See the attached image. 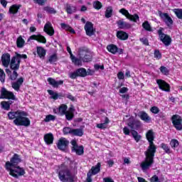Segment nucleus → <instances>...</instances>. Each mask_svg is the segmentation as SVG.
Wrapping results in <instances>:
<instances>
[{"label":"nucleus","instance_id":"f257e3e1","mask_svg":"<svg viewBox=\"0 0 182 182\" xmlns=\"http://www.w3.org/2000/svg\"><path fill=\"white\" fill-rule=\"evenodd\" d=\"M146 139L149 143L147 150L145 151V161L141 164V168L143 171L149 170L151 165L154 164V154L157 150V147L154 144V132L153 130H149L146 134Z\"/></svg>","mask_w":182,"mask_h":182},{"label":"nucleus","instance_id":"f03ea898","mask_svg":"<svg viewBox=\"0 0 182 182\" xmlns=\"http://www.w3.org/2000/svg\"><path fill=\"white\" fill-rule=\"evenodd\" d=\"M7 115L9 120L14 119V123L16 126H24V127L31 126V120L26 117V112L23 111L9 112Z\"/></svg>","mask_w":182,"mask_h":182},{"label":"nucleus","instance_id":"7ed1b4c3","mask_svg":"<svg viewBox=\"0 0 182 182\" xmlns=\"http://www.w3.org/2000/svg\"><path fill=\"white\" fill-rule=\"evenodd\" d=\"M58 178L62 182H75V175L72 173L70 168L61 166L58 171Z\"/></svg>","mask_w":182,"mask_h":182},{"label":"nucleus","instance_id":"20e7f679","mask_svg":"<svg viewBox=\"0 0 182 182\" xmlns=\"http://www.w3.org/2000/svg\"><path fill=\"white\" fill-rule=\"evenodd\" d=\"M28 55L26 54H18L16 53V56L11 58L10 62V69L12 70H18L19 69V66L21 65V59H27Z\"/></svg>","mask_w":182,"mask_h":182},{"label":"nucleus","instance_id":"39448f33","mask_svg":"<svg viewBox=\"0 0 182 182\" xmlns=\"http://www.w3.org/2000/svg\"><path fill=\"white\" fill-rule=\"evenodd\" d=\"M6 170L9 171L10 176H12L14 178H19V177L25 174V169L19 166L10 167L9 168H6Z\"/></svg>","mask_w":182,"mask_h":182},{"label":"nucleus","instance_id":"423d86ee","mask_svg":"<svg viewBox=\"0 0 182 182\" xmlns=\"http://www.w3.org/2000/svg\"><path fill=\"white\" fill-rule=\"evenodd\" d=\"M78 55L82 62H90L92 60V55H90V53H89V50L86 47L79 48Z\"/></svg>","mask_w":182,"mask_h":182},{"label":"nucleus","instance_id":"0eeeda50","mask_svg":"<svg viewBox=\"0 0 182 182\" xmlns=\"http://www.w3.org/2000/svg\"><path fill=\"white\" fill-rule=\"evenodd\" d=\"M21 161H22L21 156L18 154H14L10 161L6 162V168L9 169L10 167H16Z\"/></svg>","mask_w":182,"mask_h":182},{"label":"nucleus","instance_id":"6e6552de","mask_svg":"<svg viewBox=\"0 0 182 182\" xmlns=\"http://www.w3.org/2000/svg\"><path fill=\"white\" fill-rule=\"evenodd\" d=\"M158 15L160 16L161 19L164 22V23H166L168 28H171V26H173V21L168 14L163 13L161 11H159Z\"/></svg>","mask_w":182,"mask_h":182},{"label":"nucleus","instance_id":"1a4fd4ad","mask_svg":"<svg viewBox=\"0 0 182 182\" xmlns=\"http://www.w3.org/2000/svg\"><path fill=\"white\" fill-rule=\"evenodd\" d=\"M70 144L73 146L71 148L73 152L76 153L77 156L83 155V153H85V148L83 146H78L77 142L75 139H73L70 141Z\"/></svg>","mask_w":182,"mask_h":182},{"label":"nucleus","instance_id":"9d476101","mask_svg":"<svg viewBox=\"0 0 182 182\" xmlns=\"http://www.w3.org/2000/svg\"><path fill=\"white\" fill-rule=\"evenodd\" d=\"M0 92V99H11V100H16V97H15V95H14V92L8 91L4 87H1Z\"/></svg>","mask_w":182,"mask_h":182},{"label":"nucleus","instance_id":"9b49d317","mask_svg":"<svg viewBox=\"0 0 182 182\" xmlns=\"http://www.w3.org/2000/svg\"><path fill=\"white\" fill-rule=\"evenodd\" d=\"M158 35L160 38V41L164 44L165 46H168V45L171 43V38L163 33V28H160V29L158 31Z\"/></svg>","mask_w":182,"mask_h":182},{"label":"nucleus","instance_id":"f8f14e48","mask_svg":"<svg viewBox=\"0 0 182 182\" xmlns=\"http://www.w3.org/2000/svg\"><path fill=\"white\" fill-rule=\"evenodd\" d=\"M119 12V14H122V15L126 16L127 19H129V21H132V22H137V21H139V19L140 18L139 17V15L137 14H130V13H129V11L126 10V9H121Z\"/></svg>","mask_w":182,"mask_h":182},{"label":"nucleus","instance_id":"ddd939ff","mask_svg":"<svg viewBox=\"0 0 182 182\" xmlns=\"http://www.w3.org/2000/svg\"><path fill=\"white\" fill-rule=\"evenodd\" d=\"M182 119L178 114L172 116V123L176 130H182Z\"/></svg>","mask_w":182,"mask_h":182},{"label":"nucleus","instance_id":"4468645a","mask_svg":"<svg viewBox=\"0 0 182 182\" xmlns=\"http://www.w3.org/2000/svg\"><path fill=\"white\" fill-rule=\"evenodd\" d=\"M127 124L132 130H139V129L141 127V123L140 121L134 119L133 118L129 119Z\"/></svg>","mask_w":182,"mask_h":182},{"label":"nucleus","instance_id":"2eb2a0df","mask_svg":"<svg viewBox=\"0 0 182 182\" xmlns=\"http://www.w3.org/2000/svg\"><path fill=\"white\" fill-rule=\"evenodd\" d=\"M85 31L87 36H93L95 35V30L93 28V23L87 21L85 25Z\"/></svg>","mask_w":182,"mask_h":182},{"label":"nucleus","instance_id":"dca6fc26","mask_svg":"<svg viewBox=\"0 0 182 182\" xmlns=\"http://www.w3.org/2000/svg\"><path fill=\"white\" fill-rule=\"evenodd\" d=\"M156 83L159 89L164 92H170V85L163 80H157Z\"/></svg>","mask_w":182,"mask_h":182},{"label":"nucleus","instance_id":"f3484780","mask_svg":"<svg viewBox=\"0 0 182 182\" xmlns=\"http://www.w3.org/2000/svg\"><path fill=\"white\" fill-rule=\"evenodd\" d=\"M68 146H69V141L66 138H60L57 144V147L59 150H66Z\"/></svg>","mask_w":182,"mask_h":182},{"label":"nucleus","instance_id":"a211bd4d","mask_svg":"<svg viewBox=\"0 0 182 182\" xmlns=\"http://www.w3.org/2000/svg\"><path fill=\"white\" fill-rule=\"evenodd\" d=\"M44 32L49 35V36H53L55 35V29L52 26V23L50 22H47L43 28Z\"/></svg>","mask_w":182,"mask_h":182},{"label":"nucleus","instance_id":"6ab92c4d","mask_svg":"<svg viewBox=\"0 0 182 182\" xmlns=\"http://www.w3.org/2000/svg\"><path fill=\"white\" fill-rule=\"evenodd\" d=\"M1 63L4 68H8L11 63V55L9 53H4L1 55Z\"/></svg>","mask_w":182,"mask_h":182},{"label":"nucleus","instance_id":"aec40b11","mask_svg":"<svg viewBox=\"0 0 182 182\" xmlns=\"http://www.w3.org/2000/svg\"><path fill=\"white\" fill-rule=\"evenodd\" d=\"M28 41H37V42H40L41 43H46V38L41 34L33 35L29 37Z\"/></svg>","mask_w":182,"mask_h":182},{"label":"nucleus","instance_id":"412c9836","mask_svg":"<svg viewBox=\"0 0 182 182\" xmlns=\"http://www.w3.org/2000/svg\"><path fill=\"white\" fill-rule=\"evenodd\" d=\"M22 83H23V77H21L16 82L11 83V87H13L16 92H19Z\"/></svg>","mask_w":182,"mask_h":182},{"label":"nucleus","instance_id":"4be33fe9","mask_svg":"<svg viewBox=\"0 0 182 182\" xmlns=\"http://www.w3.org/2000/svg\"><path fill=\"white\" fill-rule=\"evenodd\" d=\"M47 81L48 82L49 85H50V86H53V87H59V86L63 85V80H62L56 81L55 79L49 77L48 78Z\"/></svg>","mask_w":182,"mask_h":182},{"label":"nucleus","instance_id":"5701e85b","mask_svg":"<svg viewBox=\"0 0 182 182\" xmlns=\"http://www.w3.org/2000/svg\"><path fill=\"white\" fill-rule=\"evenodd\" d=\"M117 24L119 29H130L132 28V24L123 21L119 20L117 21Z\"/></svg>","mask_w":182,"mask_h":182},{"label":"nucleus","instance_id":"b1692460","mask_svg":"<svg viewBox=\"0 0 182 182\" xmlns=\"http://www.w3.org/2000/svg\"><path fill=\"white\" fill-rule=\"evenodd\" d=\"M65 11L67 14H68L69 15H72L73 14H75L76 11H77V7L72 4H66Z\"/></svg>","mask_w":182,"mask_h":182},{"label":"nucleus","instance_id":"393cba45","mask_svg":"<svg viewBox=\"0 0 182 182\" xmlns=\"http://www.w3.org/2000/svg\"><path fill=\"white\" fill-rule=\"evenodd\" d=\"M117 38L120 39V41H127L129 39V34L124 31H117Z\"/></svg>","mask_w":182,"mask_h":182},{"label":"nucleus","instance_id":"a878e982","mask_svg":"<svg viewBox=\"0 0 182 182\" xmlns=\"http://www.w3.org/2000/svg\"><path fill=\"white\" fill-rule=\"evenodd\" d=\"M139 117L141 120H143L144 122H146V123H150L151 122V118L149 117V114L146 113L145 112H139Z\"/></svg>","mask_w":182,"mask_h":182},{"label":"nucleus","instance_id":"bb28decb","mask_svg":"<svg viewBox=\"0 0 182 182\" xmlns=\"http://www.w3.org/2000/svg\"><path fill=\"white\" fill-rule=\"evenodd\" d=\"M70 59L75 66H82V62L83 61L82 58H80V56L77 58L75 55H71Z\"/></svg>","mask_w":182,"mask_h":182},{"label":"nucleus","instance_id":"cd10ccee","mask_svg":"<svg viewBox=\"0 0 182 182\" xmlns=\"http://www.w3.org/2000/svg\"><path fill=\"white\" fill-rule=\"evenodd\" d=\"M44 141L47 144H53V134L51 133L46 134L44 136Z\"/></svg>","mask_w":182,"mask_h":182},{"label":"nucleus","instance_id":"c85d7f7f","mask_svg":"<svg viewBox=\"0 0 182 182\" xmlns=\"http://www.w3.org/2000/svg\"><path fill=\"white\" fill-rule=\"evenodd\" d=\"M107 50L110 52V53H112V55H116V53H117L118 48L116 45L111 44L107 46Z\"/></svg>","mask_w":182,"mask_h":182},{"label":"nucleus","instance_id":"c756f323","mask_svg":"<svg viewBox=\"0 0 182 182\" xmlns=\"http://www.w3.org/2000/svg\"><path fill=\"white\" fill-rule=\"evenodd\" d=\"M75 71L77 72V76H78V77H85L87 75V72L86 71V69L83 68H78Z\"/></svg>","mask_w":182,"mask_h":182},{"label":"nucleus","instance_id":"7c9ffc66","mask_svg":"<svg viewBox=\"0 0 182 182\" xmlns=\"http://www.w3.org/2000/svg\"><path fill=\"white\" fill-rule=\"evenodd\" d=\"M71 136H77L78 137H82V136H83V130L81 129H73Z\"/></svg>","mask_w":182,"mask_h":182},{"label":"nucleus","instance_id":"2f4dec72","mask_svg":"<svg viewBox=\"0 0 182 182\" xmlns=\"http://www.w3.org/2000/svg\"><path fill=\"white\" fill-rule=\"evenodd\" d=\"M101 164L100 162H98L97 164V165L95 166H92V168H91V174L92 176H95V174H97V173H99L100 171V167H101Z\"/></svg>","mask_w":182,"mask_h":182},{"label":"nucleus","instance_id":"473e14b6","mask_svg":"<svg viewBox=\"0 0 182 182\" xmlns=\"http://www.w3.org/2000/svg\"><path fill=\"white\" fill-rule=\"evenodd\" d=\"M12 103H14L12 101H3L1 102V105L2 109H4V110H9V109H11V105H12Z\"/></svg>","mask_w":182,"mask_h":182},{"label":"nucleus","instance_id":"72a5a7b5","mask_svg":"<svg viewBox=\"0 0 182 182\" xmlns=\"http://www.w3.org/2000/svg\"><path fill=\"white\" fill-rule=\"evenodd\" d=\"M37 53L41 59H43L46 55V50L42 47H37Z\"/></svg>","mask_w":182,"mask_h":182},{"label":"nucleus","instance_id":"f704fd0d","mask_svg":"<svg viewBox=\"0 0 182 182\" xmlns=\"http://www.w3.org/2000/svg\"><path fill=\"white\" fill-rule=\"evenodd\" d=\"M109 123H110V120H109V118L106 117L105 119V122L101 124H97V127L98 129H107V124H109Z\"/></svg>","mask_w":182,"mask_h":182},{"label":"nucleus","instance_id":"c9c22d12","mask_svg":"<svg viewBox=\"0 0 182 182\" xmlns=\"http://www.w3.org/2000/svg\"><path fill=\"white\" fill-rule=\"evenodd\" d=\"M60 26L62 29H65V31H69L71 32V33H75V30L70 27V26L65 23H61Z\"/></svg>","mask_w":182,"mask_h":182},{"label":"nucleus","instance_id":"e433bc0d","mask_svg":"<svg viewBox=\"0 0 182 182\" xmlns=\"http://www.w3.org/2000/svg\"><path fill=\"white\" fill-rule=\"evenodd\" d=\"M142 27L144 28V29H145V31H147L148 32H153V28L147 21H144L142 23Z\"/></svg>","mask_w":182,"mask_h":182},{"label":"nucleus","instance_id":"4c0bfd02","mask_svg":"<svg viewBox=\"0 0 182 182\" xmlns=\"http://www.w3.org/2000/svg\"><path fill=\"white\" fill-rule=\"evenodd\" d=\"M131 133L136 143H139V141H140V139H141V136L139 135L136 130H132Z\"/></svg>","mask_w":182,"mask_h":182},{"label":"nucleus","instance_id":"58836bf2","mask_svg":"<svg viewBox=\"0 0 182 182\" xmlns=\"http://www.w3.org/2000/svg\"><path fill=\"white\" fill-rule=\"evenodd\" d=\"M92 6L95 9H97V11H99L100 9H102V8H103V5L102 4V2L99 1H93Z\"/></svg>","mask_w":182,"mask_h":182},{"label":"nucleus","instance_id":"ea45409f","mask_svg":"<svg viewBox=\"0 0 182 182\" xmlns=\"http://www.w3.org/2000/svg\"><path fill=\"white\" fill-rule=\"evenodd\" d=\"M112 15H113V9L112 6H108L105 11V18H112Z\"/></svg>","mask_w":182,"mask_h":182},{"label":"nucleus","instance_id":"a19ab883","mask_svg":"<svg viewBox=\"0 0 182 182\" xmlns=\"http://www.w3.org/2000/svg\"><path fill=\"white\" fill-rule=\"evenodd\" d=\"M17 48H23V46L25 45V40H23V38H22V36H19L17 38Z\"/></svg>","mask_w":182,"mask_h":182},{"label":"nucleus","instance_id":"79ce46f5","mask_svg":"<svg viewBox=\"0 0 182 182\" xmlns=\"http://www.w3.org/2000/svg\"><path fill=\"white\" fill-rule=\"evenodd\" d=\"M161 147L163 149V150H164L166 154H171V149H170V146H168L166 144L162 143L161 144Z\"/></svg>","mask_w":182,"mask_h":182},{"label":"nucleus","instance_id":"37998d69","mask_svg":"<svg viewBox=\"0 0 182 182\" xmlns=\"http://www.w3.org/2000/svg\"><path fill=\"white\" fill-rule=\"evenodd\" d=\"M48 93L51 96V99H53L54 100H58L59 98V94L55 92L53 90H48Z\"/></svg>","mask_w":182,"mask_h":182},{"label":"nucleus","instance_id":"c03bdc74","mask_svg":"<svg viewBox=\"0 0 182 182\" xmlns=\"http://www.w3.org/2000/svg\"><path fill=\"white\" fill-rule=\"evenodd\" d=\"M21 7L20 5H13L11 7H10L9 9V12L10 14H16L18 12V10L19 9V8Z\"/></svg>","mask_w":182,"mask_h":182},{"label":"nucleus","instance_id":"a18cd8bd","mask_svg":"<svg viewBox=\"0 0 182 182\" xmlns=\"http://www.w3.org/2000/svg\"><path fill=\"white\" fill-rule=\"evenodd\" d=\"M59 112L60 113V114L63 115V114H66L67 110H68V106L65 105H62L59 109Z\"/></svg>","mask_w":182,"mask_h":182},{"label":"nucleus","instance_id":"49530a36","mask_svg":"<svg viewBox=\"0 0 182 182\" xmlns=\"http://www.w3.org/2000/svg\"><path fill=\"white\" fill-rule=\"evenodd\" d=\"M48 62L50 63H55V62H58V55L53 54L50 55L48 58Z\"/></svg>","mask_w":182,"mask_h":182},{"label":"nucleus","instance_id":"de8ad7c7","mask_svg":"<svg viewBox=\"0 0 182 182\" xmlns=\"http://www.w3.org/2000/svg\"><path fill=\"white\" fill-rule=\"evenodd\" d=\"M174 14L176 15L178 19H182V9H174L173 10Z\"/></svg>","mask_w":182,"mask_h":182},{"label":"nucleus","instance_id":"09e8293b","mask_svg":"<svg viewBox=\"0 0 182 182\" xmlns=\"http://www.w3.org/2000/svg\"><path fill=\"white\" fill-rule=\"evenodd\" d=\"M44 11L47 12V14H56V10H55L53 8L50 7V6H46L43 8Z\"/></svg>","mask_w":182,"mask_h":182},{"label":"nucleus","instance_id":"8fccbe9b","mask_svg":"<svg viewBox=\"0 0 182 182\" xmlns=\"http://www.w3.org/2000/svg\"><path fill=\"white\" fill-rule=\"evenodd\" d=\"M55 119H56L55 115L48 114L46 117L44 122H46V123H48L49 122H54Z\"/></svg>","mask_w":182,"mask_h":182},{"label":"nucleus","instance_id":"3c124183","mask_svg":"<svg viewBox=\"0 0 182 182\" xmlns=\"http://www.w3.org/2000/svg\"><path fill=\"white\" fill-rule=\"evenodd\" d=\"M6 75H5V72L4 71V70L0 68V82H1V83H5V77H6Z\"/></svg>","mask_w":182,"mask_h":182},{"label":"nucleus","instance_id":"603ef678","mask_svg":"<svg viewBox=\"0 0 182 182\" xmlns=\"http://www.w3.org/2000/svg\"><path fill=\"white\" fill-rule=\"evenodd\" d=\"M159 69L163 75H167L170 73V70H168V68L166 67L161 66Z\"/></svg>","mask_w":182,"mask_h":182},{"label":"nucleus","instance_id":"864d4df0","mask_svg":"<svg viewBox=\"0 0 182 182\" xmlns=\"http://www.w3.org/2000/svg\"><path fill=\"white\" fill-rule=\"evenodd\" d=\"M9 79L11 80H16V79H18V73L16 70H14L13 73L10 74Z\"/></svg>","mask_w":182,"mask_h":182},{"label":"nucleus","instance_id":"5fc2aeb1","mask_svg":"<svg viewBox=\"0 0 182 182\" xmlns=\"http://www.w3.org/2000/svg\"><path fill=\"white\" fill-rule=\"evenodd\" d=\"M178 141L177 139H172L170 142V146L172 149H176V147H178Z\"/></svg>","mask_w":182,"mask_h":182},{"label":"nucleus","instance_id":"6e6d98bb","mask_svg":"<svg viewBox=\"0 0 182 182\" xmlns=\"http://www.w3.org/2000/svg\"><path fill=\"white\" fill-rule=\"evenodd\" d=\"M72 130L73 129L70 127H64L63 132L64 134H70L72 136Z\"/></svg>","mask_w":182,"mask_h":182},{"label":"nucleus","instance_id":"4d7b16f0","mask_svg":"<svg viewBox=\"0 0 182 182\" xmlns=\"http://www.w3.org/2000/svg\"><path fill=\"white\" fill-rule=\"evenodd\" d=\"M154 55L156 59H158V60L161 59V53H160L159 50H155Z\"/></svg>","mask_w":182,"mask_h":182},{"label":"nucleus","instance_id":"13d9d810","mask_svg":"<svg viewBox=\"0 0 182 182\" xmlns=\"http://www.w3.org/2000/svg\"><path fill=\"white\" fill-rule=\"evenodd\" d=\"M65 115L67 120H69V121L72 120V119H73V117H74L73 113L69 112H67L65 114Z\"/></svg>","mask_w":182,"mask_h":182},{"label":"nucleus","instance_id":"bf43d9fd","mask_svg":"<svg viewBox=\"0 0 182 182\" xmlns=\"http://www.w3.org/2000/svg\"><path fill=\"white\" fill-rule=\"evenodd\" d=\"M150 111L151 113H154V114H157L160 112V109L159 107L154 106L151 108Z\"/></svg>","mask_w":182,"mask_h":182},{"label":"nucleus","instance_id":"052dcab7","mask_svg":"<svg viewBox=\"0 0 182 182\" xmlns=\"http://www.w3.org/2000/svg\"><path fill=\"white\" fill-rule=\"evenodd\" d=\"M150 181L151 182H163L161 181H160L159 179V176H157V175H154L151 178H150Z\"/></svg>","mask_w":182,"mask_h":182},{"label":"nucleus","instance_id":"680f3d73","mask_svg":"<svg viewBox=\"0 0 182 182\" xmlns=\"http://www.w3.org/2000/svg\"><path fill=\"white\" fill-rule=\"evenodd\" d=\"M69 77H70V79H76L77 77H78L77 71L75 70L73 73H70L69 74Z\"/></svg>","mask_w":182,"mask_h":182},{"label":"nucleus","instance_id":"e2e57ef3","mask_svg":"<svg viewBox=\"0 0 182 182\" xmlns=\"http://www.w3.org/2000/svg\"><path fill=\"white\" fill-rule=\"evenodd\" d=\"M140 42L143 43V45L149 46V40L146 38H142L139 39Z\"/></svg>","mask_w":182,"mask_h":182},{"label":"nucleus","instance_id":"0e129e2a","mask_svg":"<svg viewBox=\"0 0 182 182\" xmlns=\"http://www.w3.org/2000/svg\"><path fill=\"white\" fill-rule=\"evenodd\" d=\"M123 132L126 136H129V134H130V129L127 127H124Z\"/></svg>","mask_w":182,"mask_h":182},{"label":"nucleus","instance_id":"69168bd1","mask_svg":"<svg viewBox=\"0 0 182 182\" xmlns=\"http://www.w3.org/2000/svg\"><path fill=\"white\" fill-rule=\"evenodd\" d=\"M117 77L118 79H119L120 80L124 79V73H123V72H119L117 74Z\"/></svg>","mask_w":182,"mask_h":182},{"label":"nucleus","instance_id":"338daca9","mask_svg":"<svg viewBox=\"0 0 182 182\" xmlns=\"http://www.w3.org/2000/svg\"><path fill=\"white\" fill-rule=\"evenodd\" d=\"M34 2H36V4H38V5H44L46 0H34Z\"/></svg>","mask_w":182,"mask_h":182},{"label":"nucleus","instance_id":"774afa93","mask_svg":"<svg viewBox=\"0 0 182 182\" xmlns=\"http://www.w3.org/2000/svg\"><path fill=\"white\" fill-rule=\"evenodd\" d=\"M87 176V182H92V173L91 172H88Z\"/></svg>","mask_w":182,"mask_h":182}]
</instances>
